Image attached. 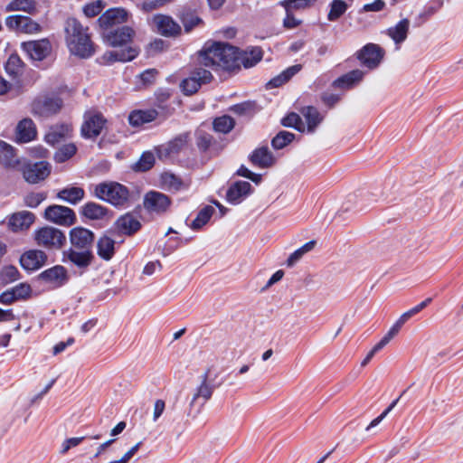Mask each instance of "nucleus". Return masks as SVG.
Instances as JSON below:
<instances>
[{
    "instance_id": "nucleus-1",
    "label": "nucleus",
    "mask_w": 463,
    "mask_h": 463,
    "mask_svg": "<svg viewBox=\"0 0 463 463\" xmlns=\"http://www.w3.org/2000/svg\"><path fill=\"white\" fill-rule=\"evenodd\" d=\"M200 65L213 71H234L239 68V50L228 43L205 44L198 53Z\"/></svg>"
},
{
    "instance_id": "nucleus-2",
    "label": "nucleus",
    "mask_w": 463,
    "mask_h": 463,
    "mask_svg": "<svg viewBox=\"0 0 463 463\" xmlns=\"http://www.w3.org/2000/svg\"><path fill=\"white\" fill-rule=\"evenodd\" d=\"M66 45L70 52L80 58H89L94 54L95 49L89 33V28L74 17L64 22Z\"/></svg>"
},
{
    "instance_id": "nucleus-3",
    "label": "nucleus",
    "mask_w": 463,
    "mask_h": 463,
    "mask_svg": "<svg viewBox=\"0 0 463 463\" xmlns=\"http://www.w3.org/2000/svg\"><path fill=\"white\" fill-rule=\"evenodd\" d=\"M93 194L114 206H123L129 199V191L117 182H103L94 185Z\"/></svg>"
},
{
    "instance_id": "nucleus-4",
    "label": "nucleus",
    "mask_w": 463,
    "mask_h": 463,
    "mask_svg": "<svg viewBox=\"0 0 463 463\" xmlns=\"http://www.w3.org/2000/svg\"><path fill=\"white\" fill-rule=\"evenodd\" d=\"M35 244L46 250H60L66 241L64 233L52 226H43L33 232Z\"/></svg>"
},
{
    "instance_id": "nucleus-5",
    "label": "nucleus",
    "mask_w": 463,
    "mask_h": 463,
    "mask_svg": "<svg viewBox=\"0 0 463 463\" xmlns=\"http://www.w3.org/2000/svg\"><path fill=\"white\" fill-rule=\"evenodd\" d=\"M17 170L22 173L24 179L27 183L37 184L49 176L51 165L45 161L33 163L23 159Z\"/></svg>"
},
{
    "instance_id": "nucleus-6",
    "label": "nucleus",
    "mask_w": 463,
    "mask_h": 463,
    "mask_svg": "<svg viewBox=\"0 0 463 463\" xmlns=\"http://www.w3.org/2000/svg\"><path fill=\"white\" fill-rule=\"evenodd\" d=\"M384 53V50L379 45L367 43L355 53V56L364 66L369 70H373L380 65Z\"/></svg>"
},
{
    "instance_id": "nucleus-7",
    "label": "nucleus",
    "mask_w": 463,
    "mask_h": 463,
    "mask_svg": "<svg viewBox=\"0 0 463 463\" xmlns=\"http://www.w3.org/2000/svg\"><path fill=\"white\" fill-rule=\"evenodd\" d=\"M44 218L51 222L62 226L72 225L76 219L75 213L71 208L57 204L48 206L45 209Z\"/></svg>"
},
{
    "instance_id": "nucleus-8",
    "label": "nucleus",
    "mask_w": 463,
    "mask_h": 463,
    "mask_svg": "<svg viewBox=\"0 0 463 463\" xmlns=\"http://www.w3.org/2000/svg\"><path fill=\"white\" fill-rule=\"evenodd\" d=\"M213 79L210 71L203 68H196L191 75L181 82V88L184 94L195 93L202 84L208 83Z\"/></svg>"
},
{
    "instance_id": "nucleus-9",
    "label": "nucleus",
    "mask_w": 463,
    "mask_h": 463,
    "mask_svg": "<svg viewBox=\"0 0 463 463\" xmlns=\"http://www.w3.org/2000/svg\"><path fill=\"white\" fill-rule=\"evenodd\" d=\"M105 123L106 119L101 113L94 110L87 111L81 126V135L87 138L96 137L100 134Z\"/></svg>"
},
{
    "instance_id": "nucleus-10",
    "label": "nucleus",
    "mask_w": 463,
    "mask_h": 463,
    "mask_svg": "<svg viewBox=\"0 0 463 463\" xmlns=\"http://www.w3.org/2000/svg\"><path fill=\"white\" fill-rule=\"evenodd\" d=\"M67 269L61 265H56L40 273L39 279L52 288L64 286L69 281Z\"/></svg>"
},
{
    "instance_id": "nucleus-11",
    "label": "nucleus",
    "mask_w": 463,
    "mask_h": 463,
    "mask_svg": "<svg viewBox=\"0 0 463 463\" xmlns=\"http://www.w3.org/2000/svg\"><path fill=\"white\" fill-rule=\"evenodd\" d=\"M21 48L31 59L34 61H43L52 51L51 43L45 38L22 43Z\"/></svg>"
},
{
    "instance_id": "nucleus-12",
    "label": "nucleus",
    "mask_w": 463,
    "mask_h": 463,
    "mask_svg": "<svg viewBox=\"0 0 463 463\" xmlns=\"http://www.w3.org/2000/svg\"><path fill=\"white\" fill-rule=\"evenodd\" d=\"M152 24L158 33L166 37L177 36L182 31L181 26L171 16L165 14L154 15Z\"/></svg>"
},
{
    "instance_id": "nucleus-13",
    "label": "nucleus",
    "mask_w": 463,
    "mask_h": 463,
    "mask_svg": "<svg viewBox=\"0 0 463 463\" xmlns=\"http://www.w3.org/2000/svg\"><path fill=\"white\" fill-rule=\"evenodd\" d=\"M128 17L129 14L125 8H109L99 17L98 24L101 29L108 30L114 25L127 22Z\"/></svg>"
},
{
    "instance_id": "nucleus-14",
    "label": "nucleus",
    "mask_w": 463,
    "mask_h": 463,
    "mask_svg": "<svg viewBox=\"0 0 463 463\" xmlns=\"http://www.w3.org/2000/svg\"><path fill=\"white\" fill-rule=\"evenodd\" d=\"M171 201L167 195L156 191H150L144 197V207L151 213H165Z\"/></svg>"
},
{
    "instance_id": "nucleus-15",
    "label": "nucleus",
    "mask_w": 463,
    "mask_h": 463,
    "mask_svg": "<svg viewBox=\"0 0 463 463\" xmlns=\"http://www.w3.org/2000/svg\"><path fill=\"white\" fill-rule=\"evenodd\" d=\"M62 106L59 98H42L33 103V113L39 117L47 118L56 114Z\"/></svg>"
},
{
    "instance_id": "nucleus-16",
    "label": "nucleus",
    "mask_w": 463,
    "mask_h": 463,
    "mask_svg": "<svg viewBox=\"0 0 463 463\" xmlns=\"http://www.w3.org/2000/svg\"><path fill=\"white\" fill-rule=\"evenodd\" d=\"M35 222V215L29 211H20L8 218V229L14 232L27 231Z\"/></svg>"
},
{
    "instance_id": "nucleus-17",
    "label": "nucleus",
    "mask_w": 463,
    "mask_h": 463,
    "mask_svg": "<svg viewBox=\"0 0 463 463\" xmlns=\"http://www.w3.org/2000/svg\"><path fill=\"white\" fill-rule=\"evenodd\" d=\"M47 261V255L41 250H29L20 257V264L27 271L41 269Z\"/></svg>"
},
{
    "instance_id": "nucleus-18",
    "label": "nucleus",
    "mask_w": 463,
    "mask_h": 463,
    "mask_svg": "<svg viewBox=\"0 0 463 463\" xmlns=\"http://www.w3.org/2000/svg\"><path fill=\"white\" fill-rule=\"evenodd\" d=\"M106 42L111 46H121L131 42L135 31L129 26H123L115 31L103 33Z\"/></svg>"
},
{
    "instance_id": "nucleus-19",
    "label": "nucleus",
    "mask_w": 463,
    "mask_h": 463,
    "mask_svg": "<svg viewBox=\"0 0 463 463\" xmlns=\"http://www.w3.org/2000/svg\"><path fill=\"white\" fill-rule=\"evenodd\" d=\"M70 239L73 247L81 250H89L93 242L94 235L88 229L75 227L70 232Z\"/></svg>"
},
{
    "instance_id": "nucleus-20",
    "label": "nucleus",
    "mask_w": 463,
    "mask_h": 463,
    "mask_svg": "<svg viewBox=\"0 0 463 463\" xmlns=\"http://www.w3.org/2000/svg\"><path fill=\"white\" fill-rule=\"evenodd\" d=\"M22 158L16 156L15 149L6 142L0 140V162L10 169H18L22 164Z\"/></svg>"
},
{
    "instance_id": "nucleus-21",
    "label": "nucleus",
    "mask_w": 463,
    "mask_h": 463,
    "mask_svg": "<svg viewBox=\"0 0 463 463\" xmlns=\"http://www.w3.org/2000/svg\"><path fill=\"white\" fill-rule=\"evenodd\" d=\"M189 139L190 137L188 133H184L177 136L173 140L158 148L159 156H170L179 153L181 150L186 147Z\"/></svg>"
},
{
    "instance_id": "nucleus-22",
    "label": "nucleus",
    "mask_w": 463,
    "mask_h": 463,
    "mask_svg": "<svg viewBox=\"0 0 463 463\" xmlns=\"http://www.w3.org/2000/svg\"><path fill=\"white\" fill-rule=\"evenodd\" d=\"M251 185L246 181H238L232 184L226 193V199L232 204H238L250 193Z\"/></svg>"
},
{
    "instance_id": "nucleus-23",
    "label": "nucleus",
    "mask_w": 463,
    "mask_h": 463,
    "mask_svg": "<svg viewBox=\"0 0 463 463\" xmlns=\"http://www.w3.org/2000/svg\"><path fill=\"white\" fill-rule=\"evenodd\" d=\"M36 128L30 118H24L16 127V141L20 143H27L34 139L36 137Z\"/></svg>"
},
{
    "instance_id": "nucleus-24",
    "label": "nucleus",
    "mask_w": 463,
    "mask_h": 463,
    "mask_svg": "<svg viewBox=\"0 0 463 463\" xmlns=\"http://www.w3.org/2000/svg\"><path fill=\"white\" fill-rule=\"evenodd\" d=\"M253 165L260 168L270 167L275 163L272 153L266 146L256 148L250 156Z\"/></svg>"
},
{
    "instance_id": "nucleus-25",
    "label": "nucleus",
    "mask_w": 463,
    "mask_h": 463,
    "mask_svg": "<svg viewBox=\"0 0 463 463\" xmlns=\"http://www.w3.org/2000/svg\"><path fill=\"white\" fill-rule=\"evenodd\" d=\"M116 226L120 232L131 235L140 229L141 223L134 214L126 213L117 220Z\"/></svg>"
},
{
    "instance_id": "nucleus-26",
    "label": "nucleus",
    "mask_w": 463,
    "mask_h": 463,
    "mask_svg": "<svg viewBox=\"0 0 463 463\" xmlns=\"http://www.w3.org/2000/svg\"><path fill=\"white\" fill-rule=\"evenodd\" d=\"M7 13L24 12L29 15L38 13L37 2L35 0H11L5 7Z\"/></svg>"
},
{
    "instance_id": "nucleus-27",
    "label": "nucleus",
    "mask_w": 463,
    "mask_h": 463,
    "mask_svg": "<svg viewBox=\"0 0 463 463\" xmlns=\"http://www.w3.org/2000/svg\"><path fill=\"white\" fill-rule=\"evenodd\" d=\"M213 392V387L210 383H208L207 374H204L202 383L197 387L191 400V405H204L206 402L211 399Z\"/></svg>"
},
{
    "instance_id": "nucleus-28",
    "label": "nucleus",
    "mask_w": 463,
    "mask_h": 463,
    "mask_svg": "<svg viewBox=\"0 0 463 463\" xmlns=\"http://www.w3.org/2000/svg\"><path fill=\"white\" fill-rule=\"evenodd\" d=\"M72 128L69 124H61L52 127L45 135V141L50 145H56L70 137Z\"/></svg>"
},
{
    "instance_id": "nucleus-29",
    "label": "nucleus",
    "mask_w": 463,
    "mask_h": 463,
    "mask_svg": "<svg viewBox=\"0 0 463 463\" xmlns=\"http://www.w3.org/2000/svg\"><path fill=\"white\" fill-rule=\"evenodd\" d=\"M64 256L79 268H87L93 259V255L90 250H82L77 251L73 249H69L64 252Z\"/></svg>"
},
{
    "instance_id": "nucleus-30",
    "label": "nucleus",
    "mask_w": 463,
    "mask_h": 463,
    "mask_svg": "<svg viewBox=\"0 0 463 463\" xmlns=\"http://www.w3.org/2000/svg\"><path fill=\"white\" fill-rule=\"evenodd\" d=\"M158 116L156 109L135 110L128 116V122L133 127H139L154 121Z\"/></svg>"
},
{
    "instance_id": "nucleus-31",
    "label": "nucleus",
    "mask_w": 463,
    "mask_h": 463,
    "mask_svg": "<svg viewBox=\"0 0 463 463\" xmlns=\"http://www.w3.org/2000/svg\"><path fill=\"white\" fill-rule=\"evenodd\" d=\"M364 76L361 70H353L334 80L333 85L336 88L349 89L360 82Z\"/></svg>"
},
{
    "instance_id": "nucleus-32",
    "label": "nucleus",
    "mask_w": 463,
    "mask_h": 463,
    "mask_svg": "<svg viewBox=\"0 0 463 463\" xmlns=\"http://www.w3.org/2000/svg\"><path fill=\"white\" fill-rule=\"evenodd\" d=\"M262 51L259 47H251L242 52H239V67L242 64L245 68L255 66L262 59Z\"/></svg>"
},
{
    "instance_id": "nucleus-33",
    "label": "nucleus",
    "mask_w": 463,
    "mask_h": 463,
    "mask_svg": "<svg viewBox=\"0 0 463 463\" xmlns=\"http://www.w3.org/2000/svg\"><path fill=\"white\" fill-rule=\"evenodd\" d=\"M85 195V192L81 187L71 186L66 187L59 191L57 197L71 204H76L80 202Z\"/></svg>"
},
{
    "instance_id": "nucleus-34",
    "label": "nucleus",
    "mask_w": 463,
    "mask_h": 463,
    "mask_svg": "<svg viewBox=\"0 0 463 463\" xmlns=\"http://www.w3.org/2000/svg\"><path fill=\"white\" fill-rule=\"evenodd\" d=\"M409 27V20L402 19L395 26L388 29V35L394 41L396 44H400L406 40Z\"/></svg>"
},
{
    "instance_id": "nucleus-35",
    "label": "nucleus",
    "mask_w": 463,
    "mask_h": 463,
    "mask_svg": "<svg viewBox=\"0 0 463 463\" xmlns=\"http://www.w3.org/2000/svg\"><path fill=\"white\" fill-rule=\"evenodd\" d=\"M137 55V51L134 48L128 50L107 52L103 55V59L108 62L113 61H129Z\"/></svg>"
},
{
    "instance_id": "nucleus-36",
    "label": "nucleus",
    "mask_w": 463,
    "mask_h": 463,
    "mask_svg": "<svg viewBox=\"0 0 463 463\" xmlns=\"http://www.w3.org/2000/svg\"><path fill=\"white\" fill-rule=\"evenodd\" d=\"M98 255L105 260H109L115 252V241L108 236H102L97 243Z\"/></svg>"
},
{
    "instance_id": "nucleus-37",
    "label": "nucleus",
    "mask_w": 463,
    "mask_h": 463,
    "mask_svg": "<svg viewBox=\"0 0 463 463\" xmlns=\"http://www.w3.org/2000/svg\"><path fill=\"white\" fill-rule=\"evenodd\" d=\"M302 69V65L296 64L288 67L283 71L280 74L274 77L268 82L269 88H277L288 81L294 75L299 72Z\"/></svg>"
},
{
    "instance_id": "nucleus-38",
    "label": "nucleus",
    "mask_w": 463,
    "mask_h": 463,
    "mask_svg": "<svg viewBox=\"0 0 463 463\" xmlns=\"http://www.w3.org/2000/svg\"><path fill=\"white\" fill-rule=\"evenodd\" d=\"M301 113L307 121V130L308 132H313L323 119L318 110L311 106L304 108Z\"/></svg>"
},
{
    "instance_id": "nucleus-39",
    "label": "nucleus",
    "mask_w": 463,
    "mask_h": 463,
    "mask_svg": "<svg viewBox=\"0 0 463 463\" xmlns=\"http://www.w3.org/2000/svg\"><path fill=\"white\" fill-rule=\"evenodd\" d=\"M161 182L165 188L173 192H177L186 187V184L172 173H164L161 175Z\"/></svg>"
},
{
    "instance_id": "nucleus-40",
    "label": "nucleus",
    "mask_w": 463,
    "mask_h": 463,
    "mask_svg": "<svg viewBox=\"0 0 463 463\" xmlns=\"http://www.w3.org/2000/svg\"><path fill=\"white\" fill-rule=\"evenodd\" d=\"M82 213L89 219L99 220L106 215L107 210L96 203H88L83 206Z\"/></svg>"
},
{
    "instance_id": "nucleus-41",
    "label": "nucleus",
    "mask_w": 463,
    "mask_h": 463,
    "mask_svg": "<svg viewBox=\"0 0 463 463\" xmlns=\"http://www.w3.org/2000/svg\"><path fill=\"white\" fill-rule=\"evenodd\" d=\"M180 20L186 33L203 24V20L193 12H184L180 15Z\"/></svg>"
},
{
    "instance_id": "nucleus-42",
    "label": "nucleus",
    "mask_w": 463,
    "mask_h": 463,
    "mask_svg": "<svg viewBox=\"0 0 463 463\" xmlns=\"http://www.w3.org/2000/svg\"><path fill=\"white\" fill-rule=\"evenodd\" d=\"M347 4L344 0H333L330 4V10L327 19L331 22L339 19L347 10Z\"/></svg>"
},
{
    "instance_id": "nucleus-43",
    "label": "nucleus",
    "mask_w": 463,
    "mask_h": 463,
    "mask_svg": "<svg viewBox=\"0 0 463 463\" xmlns=\"http://www.w3.org/2000/svg\"><path fill=\"white\" fill-rule=\"evenodd\" d=\"M316 245L315 241H310L305 243L303 246L296 250L288 259L287 264L289 267L294 266L302 257L307 252L311 251Z\"/></svg>"
},
{
    "instance_id": "nucleus-44",
    "label": "nucleus",
    "mask_w": 463,
    "mask_h": 463,
    "mask_svg": "<svg viewBox=\"0 0 463 463\" xmlns=\"http://www.w3.org/2000/svg\"><path fill=\"white\" fill-rule=\"evenodd\" d=\"M234 128V120L230 116H222L214 119L213 128L220 133H228Z\"/></svg>"
},
{
    "instance_id": "nucleus-45",
    "label": "nucleus",
    "mask_w": 463,
    "mask_h": 463,
    "mask_svg": "<svg viewBox=\"0 0 463 463\" xmlns=\"http://www.w3.org/2000/svg\"><path fill=\"white\" fill-rule=\"evenodd\" d=\"M42 30V25L38 22L34 21L30 16L24 15L20 33L37 34L40 33Z\"/></svg>"
},
{
    "instance_id": "nucleus-46",
    "label": "nucleus",
    "mask_w": 463,
    "mask_h": 463,
    "mask_svg": "<svg viewBox=\"0 0 463 463\" xmlns=\"http://www.w3.org/2000/svg\"><path fill=\"white\" fill-rule=\"evenodd\" d=\"M214 209L212 206L203 208L197 214L196 218L193 221L191 227L193 229H200L208 222L212 217Z\"/></svg>"
},
{
    "instance_id": "nucleus-47",
    "label": "nucleus",
    "mask_w": 463,
    "mask_h": 463,
    "mask_svg": "<svg viewBox=\"0 0 463 463\" xmlns=\"http://www.w3.org/2000/svg\"><path fill=\"white\" fill-rule=\"evenodd\" d=\"M281 124L284 127L293 128L300 132H304L306 130V127L302 122L301 118L297 113H289L285 118H282Z\"/></svg>"
},
{
    "instance_id": "nucleus-48",
    "label": "nucleus",
    "mask_w": 463,
    "mask_h": 463,
    "mask_svg": "<svg viewBox=\"0 0 463 463\" xmlns=\"http://www.w3.org/2000/svg\"><path fill=\"white\" fill-rule=\"evenodd\" d=\"M295 135L288 131H280L273 137L271 145L275 149H282L292 142Z\"/></svg>"
},
{
    "instance_id": "nucleus-49",
    "label": "nucleus",
    "mask_w": 463,
    "mask_h": 463,
    "mask_svg": "<svg viewBox=\"0 0 463 463\" xmlns=\"http://www.w3.org/2000/svg\"><path fill=\"white\" fill-rule=\"evenodd\" d=\"M105 5L102 0L92 1L82 7V12L85 16L91 18L98 15L105 8Z\"/></svg>"
},
{
    "instance_id": "nucleus-50",
    "label": "nucleus",
    "mask_w": 463,
    "mask_h": 463,
    "mask_svg": "<svg viewBox=\"0 0 463 463\" xmlns=\"http://www.w3.org/2000/svg\"><path fill=\"white\" fill-rule=\"evenodd\" d=\"M155 164V156L151 152L142 154L139 160L135 164L134 169L137 171L149 170Z\"/></svg>"
},
{
    "instance_id": "nucleus-51",
    "label": "nucleus",
    "mask_w": 463,
    "mask_h": 463,
    "mask_svg": "<svg viewBox=\"0 0 463 463\" xmlns=\"http://www.w3.org/2000/svg\"><path fill=\"white\" fill-rule=\"evenodd\" d=\"M76 153V146L74 144H67L59 149L55 154L57 162H64L71 158Z\"/></svg>"
},
{
    "instance_id": "nucleus-52",
    "label": "nucleus",
    "mask_w": 463,
    "mask_h": 463,
    "mask_svg": "<svg viewBox=\"0 0 463 463\" xmlns=\"http://www.w3.org/2000/svg\"><path fill=\"white\" fill-rule=\"evenodd\" d=\"M316 1L317 0H284L281 5L285 7L286 12H290L294 9L307 8Z\"/></svg>"
},
{
    "instance_id": "nucleus-53",
    "label": "nucleus",
    "mask_w": 463,
    "mask_h": 463,
    "mask_svg": "<svg viewBox=\"0 0 463 463\" xmlns=\"http://www.w3.org/2000/svg\"><path fill=\"white\" fill-rule=\"evenodd\" d=\"M24 15L21 14H11L5 17V26L12 32H21L22 23Z\"/></svg>"
},
{
    "instance_id": "nucleus-54",
    "label": "nucleus",
    "mask_w": 463,
    "mask_h": 463,
    "mask_svg": "<svg viewBox=\"0 0 463 463\" xmlns=\"http://www.w3.org/2000/svg\"><path fill=\"white\" fill-rule=\"evenodd\" d=\"M46 198L43 193H30L24 198V203L30 208H36Z\"/></svg>"
},
{
    "instance_id": "nucleus-55",
    "label": "nucleus",
    "mask_w": 463,
    "mask_h": 463,
    "mask_svg": "<svg viewBox=\"0 0 463 463\" xmlns=\"http://www.w3.org/2000/svg\"><path fill=\"white\" fill-rule=\"evenodd\" d=\"M3 282L10 283L19 279V271L14 266L5 267L1 271Z\"/></svg>"
},
{
    "instance_id": "nucleus-56",
    "label": "nucleus",
    "mask_w": 463,
    "mask_h": 463,
    "mask_svg": "<svg viewBox=\"0 0 463 463\" xmlns=\"http://www.w3.org/2000/svg\"><path fill=\"white\" fill-rule=\"evenodd\" d=\"M22 67V61L17 55H11L6 63L5 70L9 74L15 75L19 72Z\"/></svg>"
},
{
    "instance_id": "nucleus-57",
    "label": "nucleus",
    "mask_w": 463,
    "mask_h": 463,
    "mask_svg": "<svg viewBox=\"0 0 463 463\" xmlns=\"http://www.w3.org/2000/svg\"><path fill=\"white\" fill-rule=\"evenodd\" d=\"M13 294H14L16 299L26 298L30 297L32 293L31 286L27 283H20L14 287Z\"/></svg>"
},
{
    "instance_id": "nucleus-58",
    "label": "nucleus",
    "mask_w": 463,
    "mask_h": 463,
    "mask_svg": "<svg viewBox=\"0 0 463 463\" xmlns=\"http://www.w3.org/2000/svg\"><path fill=\"white\" fill-rule=\"evenodd\" d=\"M172 0H145L140 5V9L144 12H150L154 9L164 6L165 5L170 3Z\"/></svg>"
},
{
    "instance_id": "nucleus-59",
    "label": "nucleus",
    "mask_w": 463,
    "mask_h": 463,
    "mask_svg": "<svg viewBox=\"0 0 463 463\" xmlns=\"http://www.w3.org/2000/svg\"><path fill=\"white\" fill-rule=\"evenodd\" d=\"M83 439L84 437H75L65 439L61 444V453H67L71 448L78 446Z\"/></svg>"
},
{
    "instance_id": "nucleus-60",
    "label": "nucleus",
    "mask_w": 463,
    "mask_h": 463,
    "mask_svg": "<svg viewBox=\"0 0 463 463\" xmlns=\"http://www.w3.org/2000/svg\"><path fill=\"white\" fill-rule=\"evenodd\" d=\"M397 402H398V399L393 401L385 411H383L377 418H375L374 420H373L371 421V423L367 427V430L377 426L388 415V413L396 406Z\"/></svg>"
},
{
    "instance_id": "nucleus-61",
    "label": "nucleus",
    "mask_w": 463,
    "mask_h": 463,
    "mask_svg": "<svg viewBox=\"0 0 463 463\" xmlns=\"http://www.w3.org/2000/svg\"><path fill=\"white\" fill-rule=\"evenodd\" d=\"M238 175L251 180L254 183H259L261 179L260 175L254 174L245 166H241L238 170Z\"/></svg>"
},
{
    "instance_id": "nucleus-62",
    "label": "nucleus",
    "mask_w": 463,
    "mask_h": 463,
    "mask_svg": "<svg viewBox=\"0 0 463 463\" xmlns=\"http://www.w3.org/2000/svg\"><path fill=\"white\" fill-rule=\"evenodd\" d=\"M253 108V104L251 102H243L241 104H236L231 108V111L238 115H244L247 112L250 111Z\"/></svg>"
},
{
    "instance_id": "nucleus-63",
    "label": "nucleus",
    "mask_w": 463,
    "mask_h": 463,
    "mask_svg": "<svg viewBox=\"0 0 463 463\" xmlns=\"http://www.w3.org/2000/svg\"><path fill=\"white\" fill-rule=\"evenodd\" d=\"M385 4L383 0H374L373 3L365 4L363 6L364 12H379L383 9Z\"/></svg>"
},
{
    "instance_id": "nucleus-64",
    "label": "nucleus",
    "mask_w": 463,
    "mask_h": 463,
    "mask_svg": "<svg viewBox=\"0 0 463 463\" xmlns=\"http://www.w3.org/2000/svg\"><path fill=\"white\" fill-rule=\"evenodd\" d=\"M161 269V264L159 261H151L148 262L143 269V273L147 276H151L156 271Z\"/></svg>"
}]
</instances>
